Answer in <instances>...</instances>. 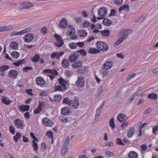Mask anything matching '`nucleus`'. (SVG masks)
<instances>
[{"mask_svg": "<svg viewBox=\"0 0 158 158\" xmlns=\"http://www.w3.org/2000/svg\"><path fill=\"white\" fill-rule=\"evenodd\" d=\"M135 132V129L134 127L130 128L128 131L127 133V137L128 138L131 137L133 135Z\"/></svg>", "mask_w": 158, "mask_h": 158, "instance_id": "nucleus-23", "label": "nucleus"}, {"mask_svg": "<svg viewBox=\"0 0 158 158\" xmlns=\"http://www.w3.org/2000/svg\"><path fill=\"white\" fill-rule=\"evenodd\" d=\"M102 108V106H100L98 107L96 110V112L95 118H96L97 116H99L100 114V111Z\"/></svg>", "mask_w": 158, "mask_h": 158, "instance_id": "nucleus-48", "label": "nucleus"}, {"mask_svg": "<svg viewBox=\"0 0 158 158\" xmlns=\"http://www.w3.org/2000/svg\"><path fill=\"white\" fill-rule=\"evenodd\" d=\"M30 106L28 105H23L19 107V109L22 111L25 112L29 110Z\"/></svg>", "mask_w": 158, "mask_h": 158, "instance_id": "nucleus-18", "label": "nucleus"}, {"mask_svg": "<svg viewBox=\"0 0 158 158\" xmlns=\"http://www.w3.org/2000/svg\"><path fill=\"white\" fill-rule=\"evenodd\" d=\"M46 135L48 138H51L52 139L53 138V133L51 131H48L46 133Z\"/></svg>", "mask_w": 158, "mask_h": 158, "instance_id": "nucleus-52", "label": "nucleus"}, {"mask_svg": "<svg viewBox=\"0 0 158 158\" xmlns=\"http://www.w3.org/2000/svg\"><path fill=\"white\" fill-rule=\"evenodd\" d=\"M11 56L15 58H17L19 56V53L16 51H14L11 53Z\"/></svg>", "mask_w": 158, "mask_h": 158, "instance_id": "nucleus-36", "label": "nucleus"}, {"mask_svg": "<svg viewBox=\"0 0 158 158\" xmlns=\"http://www.w3.org/2000/svg\"><path fill=\"white\" fill-rule=\"evenodd\" d=\"M103 36L108 37L109 35V30H104L100 31Z\"/></svg>", "mask_w": 158, "mask_h": 158, "instance_id": "nucleus-34", "label": "nucleus"}, {"mask_svg": "<svg viewBox=\"0 0 158 158\" xmlns=\"http://www.w3.org/2000/svg\"><path fill=\"white\" fill-rule=\"evenodd\" d=\"M24 6L22 9H27L34 6L33 4L31 2H26L23 4Z\"/></svg>", "mask_w": 158, "mask_h": 158, "instance_id": "nucleus-15", "label": "nucleus"}, {"mask_svg": "<svg viewBox=\"0 0 158 158\" xmlns=\"http://www.w3.org/2000/svg\"><path fill=\"white\" fill-rule=\"evenodd\" d=\"M97 48L100 51H106L109 49L108 45L103 42L98 41L96 43Z\"/></svg>", "mask_w": 158, "mask_h": 158, "instance_id": "nucleus-2", "label": "nucleus"}, {"mask_svg": "<svg viewBox=\"0 0 158 158\" xmlns=\"http://www.w3.org/2000/svg\"><path fill=\"white\" fill-rule=\"evenodd\" d=\"M30 136L33 139V140H35L36 141H39L38 139L35 136L34 134L32 133H30Z\"/></svg>", "mask_w": 158, "mask_h": 158, "instance_id": "nucleus-64", "label": "nucleus"}, {"mask_svg": "<svg viewBox=\"0 0 158 158\" xmlns=\"http://www.w3.org/2000/svg\"><path fill=\"white\" fill-rule=\"evenodd\" d=\"M77 46L79 47V42L77 43L73 42L69 44L70 48L71 49H74L76 48Z\"/></svg>", "mask_w": 158, "mask_h": 158, "instance_id": "nucleus-32", "label": "nucleus"}, {"mask_svg": "<svg viewBox=\"0 0 158 158\" xmlns=\"http://www.w3.org/2000/svg\"><path fill=\"white\" fill-rule=\"evenodd\" d=\"M103 70L102 72L103 75L104 77H107L109 76L110 75V71L108 70V69H105Z\"/></svg>", "mask_w": 158, "mask_h": 158, "instance_id": "nucleus-35", "label": "nucleus"}, {"mask_svg": "<svg viewBox=\"0 0 158 158\" xmlns=\"http://www.w3.org/2000/svg\"><path fill=\"white\" fill-rule=\"evenodd\" d=\"M22 136L21 134L19 132H17L15 136H14V139L16 143H17L18 140V139H19Z\"/></svg>", "mask_w": 158, "mask_h": 158, "instance_id": "nucleus-28", "label": "nucleus"}, {"mask_svg": "<svg viewBox=\"0 0 158 158\" xmlns=\"http://www.w3.org/2000/svg\"><path fill=\"white\" fill-rule=\"evenodd\" d=\"M135 76V73L129 75L127 78V81H129L131 78L134 77Z\"/></svg>", "mask_w": 158, "mask_h": 158, "instance_id": "nucleus-62", "label": "nucleus"}, {"mask_svg": "<svg viewBox=\"0 0 158 158\" xmlns=\"http://www.w3.org/2000/svg\"><path fill=\"white\" fill-rule=\"evenodd\" d=\"M9 68V66L7 65H3L0 67V70L2 72L5 71Z\"/></svg>", "mask_w": 158, "mask_h": 158, "instance_id": "nucleus-39", "label": "nucleus"}, {"mask_svg": "<svg viewBox=\"0 0 158 158\" xmlns=\"http://www.w3.org/2000/svg\"><path fill=\"white\" fill-rule=\"evenodd\" d=\"M59 83L60 85L64 87V89H66V81H65L62 77H60L58 80Z\"/></svg>", "mask_w": 158, "mask_h": 158, "instance_id": "nucleus-21", "label": "nucleus"}, {"mask_svg": "<svg viewBox=\"0 0 158 158\" xmlns=\"http://www.w3.org/2000/svg\"><path fill=\"white\" fill-rule=\"evenodd\" d=\"M146 18V15H143L142 16H141L139 19H136L135 21L136 22H143L145 19Z\"/></svg>", "mask_w": 158, "mask_h": 158, "instance_id": "nucleus-42", "label": "nucleus"}, {"mask_svg": "<svg viewBox=\"0 0 158 158\" xmlns=\"http://www.w3.org/2000/svg\"><path fill=\"white\" fill-rule=\"evenodd\" d=\"M15 126L18 128L22 129L23 127V123L22 120L19 118L16 119L14 121Z\"/></svg>", "mask_w": 158, "mask_h": 158, "instance_id": "nucleus-6", "label": "nucleus"}, {"mask_svg": "<svg viewBox=\"0 0 158 158\" xmlns=\"http://www.w3.org/2000/svg\"><path fill=\"white\" fill-rule=\"evenodd\" d=\"M102 89L103 87L102 86H100L99 87L95 95V97L97 98L102 93Z\"/></svg>", "mask_w": 158, "mask_h": 158, "instance_id": "nucleus-27", "label": "nucleus"}, {"mask_svg": "<svg viewBox=\"0 0 158 158\" xmlns=\"http://www.w3.org/2000/svg\"><path fill=\"white\" fill-rule=\"evenodd\" d=\"M75 33L76 31L75 28H71V29H69L68 30V34L71 37L72 39L75 40L76 39V37L77 36H74Z\"/></svg>", "mask_w": 158, "mask_h": 158, "instance_id": "nucleus-9", "label": "nucleus"}, {"mask_svg": "<svg viewBox=\"0 0 158 158\" xmlns=\"http://www.w3.org/2000/svg\"><path fill=\"white\" fill-rule=\"evenodd\" d=\"M62 103L64 104L69 105L72 108V109H76L78 107V101L75 99L70 100L67 97L64 98L62 101Z\"/></svg>", "mask_w": 158, "mask_h": 158, "instance_id": "nucleus-1", "label": "nucleus"}, {"mask_svg": "<svg viewBox=\"0 0 158 158\" xmlns=\"http://www.w3.org/2000/svg\"><path fill=\"white\" fill-rule=\"evenodd\" d=\"M116 143L118 145H125V144L123 143L122 140L119 138H118L116 139Z\"/></svg>", "mask_w": 158, "mask_h": 158, "instance_id": "nucleus-55", "label": "nucleus"}, {"mask_svg": "<svg viewBox=\"0 0 158 158\" xmlns=\"http://www.w3.org/2000/svg\"><path fill=\"white\" fill-rule=\"evenodd\" d=\"M68 22L66 19L65 18L62 19L60 23V26L62 28H64L66 27Z\"/></svg>", "mask_w": 158, "mask_h": 158, "instance_id": "nucleus-14", "label": "nucleus"}, {"mask_svg": "<svg viewBox=\"0 0 158 158\" xmlns=\"http://www.w3.org/2000/svg\"><path fill=\"white\" fill-rule=\"evenodd\" d=\"M103 19H104L102 22V23L103 25L106 26H109L111 25L112 22L110 19L105 18Z\"/></svg>", "mask_w": 158, "mask_h": 158, "instance_id": "nucleus-17", "label": "nucleus"}, {"mask_svg": "<svg viewBox=\"0 0 158 158\" xmlns=\"http://www.w3.org/2000/svg\"><path fill=\"white\" fill-rule=\"evenodd\" d=\"M91 25L90 22L87 20L84 21L82 23V26L84 27H88L90 26Z\"/></svg>", "mask_w": 158, "mask_h": 158, "instance_id": "nucleus-33", "label": "nucleus"}, {"mask_svg": "<svg viewBox=\"0 0 158 158\" xmlns=\"http://www.w3.org/2000/svg\"><path fill=\"white\" fill-rule=\"evenodd\" d=\"M33 69L32 67L30 66H26L23 68V71L25 72H27L28 70H32Z\"/></svg>", "mask_w": 158, "mask_h": 158, "instance_id": "nucleus-49", "label": "nucleus"}, {"mask_svg": "<svg viewBox=\"0 0 158 158\" xmlns=\"http://www.w3.org/2000/svg\"><path fill=\"white\" fill-rule=\"evenodd\" d=\"M128 156L129 158H137L138 155L136 152L132 151L129 152Z\"/></svg>", "mask_w": 158, "mask_h": 158, "instance_id": "nucleus-20", "label": "nucleus"}, {"mask_svg": "<svg viewBox=\"0 0 158 158\" xmlns=\"http://www.w3.org/2000/svg\"><path fill=\"white\" fill-rule=\"evenodd\" d=\"M105 154L109 157L113 156L114 155L113 152L109 151H106L105 152Z\"/></svg>", "mask_w": 158, "mask_h": 158, "instance_id": "nucleus-47", "label": "nucleus"}, {"mask_svg": "<svg viewBox=\"0 0 158 158\" xmlns=\"http://www.w3.org/2000/svg\"><path fill=\"white\" fill-rule=\"evenodd\" d=\"M107 11L104 7L100 8L98 11V15L101 17L102 19L104 18L105 16L107 14Z\"/></svg>", "mask_w": 158, "mask_h": 158, "instance_id": "nucleus-4", "label": "nucleus"}, {"mask_svg": "<svg viewBox=\"0 0 158 158\" xmlns=\"http://www.w3.org/2000/svg\"><path fill=\"white\" fill-rule=\"evenodd\" d=\"M77 52H79V50L74 52L73 55L69 57V60L70 62H73L77 60L78 57V54Z\"/></svg>", "mask_w": 158, "mask_h": 158, "instance_id": "nucleus-5", "label": "nucleus"}, {"mask_svg": "<svg viewBox=\"0 0 158 158\" xmlns=\"http://www.w3.org/2000/svg\"><path fill=\"white\" fill-rule=\"evenodd\" d=\"M85 85V80L82 77H80V87H82Z\"/></svg>", "mask_w": 158, "mask_h": 158, "instance_id": "nucleus-45", "label": "nucleus"}, {"mask_svg": "<svg viewBox=\"0 0 158 158\" xmlns=\"http://www.w3.org/2000/svg\"><path fill=\"white\" fill-rule=\"evenodd\" d=\"M61 98V96L60 94L55 95V97H54L53 100L56 102H58L60 101Z\"/></svg>", "mask_w": 158, "mask_h": 158, "instance_id": "nucleus-44", "label": "nucleus"}, {"mask_svg": "<svg viewBox=\"0 0 158 158\" xmlns=\"http://www.w3.org/2000/svg\"><path fill=\"white\" fill-rule=\"evenodd\" d=\"M127 38V36H123L122 37L120 38L115 43V44L118 45L120 44H121L122 42L125 40Z\"/></svg>", "mask_w": 158, "mask_h": 158, "instance_id": "nucleus-24", "label": "nucleus"}, {"mask_svg": "<svg viewBox=\"0 0 158 158\" xmlns=\"http://www.w3.org/2000/svg\"><path fill=\"white\" fill-rule=\"evenodd\" d=\"M125 117L126 118L127 117V116L123 113L119 114L117 116V120L119 122H122V121H124V120H126L124 118Z\"/></svg>", "mask_w": 158, "mask_h": 158, "instance_id": "nucleus-16", "label": "nucleus"}, {"mask_svg": "<svg viewBox=\"0 0 158 158\" xmlns=\"http://www.w3.org/2000/svg\"><path fill=\"white\" fill-rule=\"evenodd\" d=\"M69 118L68 117L64 118V117H61L60 118V121L61 122H64V123H66L68 121Z\"/></svg>", "mask_w": 158, "mask_h": 158, "instance_id": "nucleus-60", "label": "nucleus"}, {"mask_svg": "<svg viewBox=\"0 0 158 158\" xmlns=\"http://www.w3.org/2000/svg\"><path fill=\"white\" fill-rule=\"evenodd\" d=\"M112 65L113 63L112 61H106L102 65V69H109L112 67Z\"/></svg>", "mask_w": 158, "mask_h": 158, "instance_id": "nucleus-8", "label": "nucleus"}, {"mask_svg": "<svg viewBox=\"0 0 158 158\" xmlns=\"http://www.w3.org/2000/svg\"><path fill=\"white\" fill-rule=\"evenodd\" d=\"M3 102L6 105H9L10 104V101L9 100L7 99V98L5 96H3L2 98Z\"/></svg>", "mask_w": 158, "mask_h": 158, "instance_id": "nucleus-31", "label": "nucleus"}, {"mask_svg": "<svg viewBox=\"0 0 158 158\" xmlns=\"http://www.w3.org/2000/svg\"><path fill=\"white\" fill-rule=\"evenodd\" d=\"M98 50L95 49L90 48L89 49V52L90 54H94L98 52Z\"/></svg>", "mask_w": 158, "mask_h": 158, "instance_id": "nucleus-50", "label": "nucleus"}, {"mask_svg": "<svg viewBox=\"0 0 158 158\" xmlns=\"http://www.w3.org/2000/svg\"><path fill=\"white\" fill-rule=\"evenodd\" d=\"M87 35V33L85 30H81L80 31V37H86Z\"/></svg>", "mask_w": 158, "mask_h": 158, "instance_id": "nucleus-38", "label": "nucleus"}, {"mask_svg": "<svg viewBox=\"0 0 158 158\" xmlns=\"http://www.w3.org/2000/svg\"><path fill=\"white\" fill-rule=\"evenodd\" d=\"M42 121L43 124L47 127H51L53 125L52 121L48 118H45L42 119Z\"/></svg>", "mask_w": 158, "mask_h": 158, "instance_id": "nucleus-11", "label": "nucleus"}, {"mask_svg": "<svg viewBox=\"0 0 158 158\" xmlns=\"http://www.w3.org/2000/svg\"><path fill=\"white\" fill-rule=\"evenodd\" d=\"M80 54L82 56H85L86 55L87 53L85 50L80 49Z\"/></svg>", "mask_w": 158, "mask_h": 158, "instance_id": "nucleus-58", "label": "nucleus"}, {"mask_svg": "<svg viewBox=\"0 0 158 158\" xmlns=\"http://www.w3.org/2000/svg\"><path fill=\"white\" fill-rule=\"evenodd\" d=\"M35 81L38 85L40 86L44 85L45 82L42 77H38L36 78Z\"/></svg>", "mask_w": 158, "mask_h": 158, "instance_id": "nucleus-10", "label": "nucleus"}, {"mask_svg": "<svg viewBox=\"0 0 158 158\" xmlns=\"http://www.w3.org/2000/svg\"><path fill=\"white\" fill-rule=\"evenodd\" d=\"M50 73L54 75V76H57L58 74V73L57 71L55 69H51Z\"/></svg>", "mask_w": 158, "mask_h": 158, "instance_id": "nucleus-61", "label": "nucleus"}, {"mask_svg": "<svg viewBox=\"0 0 158 158\" xmlns=\"http://www.w3.org/2000/svg\"><path fill=\"white\" fill-rule=\"evenodd\" d=\"M81 65V64L80 65V73H86L88 70V68L87 67H85L84 66Z\"/></svg>", "mask_w": 158, "mask_h": 158, "instance_id": "nucleus-19", "label": "nucleus"}, {"mask_svg": "<svg viewBox=\"0 0 158 158\" xmlns=\"http://www.w3.org/2000/svg\"><path fill=\"white\" fill-rule=\"evenodd\" d=\"M132 32V30H131L128 29L125 30L123 32V34H124V36H127V38L128 37V35L129 34H131Z\"/></svg>", "mask_w": 158, "mask_h": 158, "instance_id": "nucleus-43", "label": "nucleus"}, {"mask_svg": "<svg viewBox=\"0 0 158 158\" xmlns=\"http://www.w3.org/2000/svg\"><path fill=\"white\" fill-rule=\"evenodd\" d=\"M11 28H9L8 26H2L0 27V32L3 31H8Z\"/></svg>", "mask_w": 158, "mask_h": 158, "instance_id": "nucleus-41", "label": "nucleus"}, {"mask_svg": "<svg viewBox=\"0 0 158 158\" xmlns=\"http://www.w3.org/2000/svg\"><path fill=\"white\" fill-rule=\"evenodd\" d=\"M54 36L55 37L56 40L58 41V42L61 40H62V38H61V37H60L59 35L57 34H55L54 35Z\"/></svg>", "mask_w": 158, "mask_h": 158, "instance_id": "nucleus-56", "label": "nucleus"}, {"mask_svg": "<svg viewBox=\"0 0 158 158\" xmlns=\"http://www.w3.org/2000/svg\"><path fill=\"white\" fill-rule=\"evenodd\" d=\"M23 35L22 31H20L17 32H14L11 35V36L16 35Z\"/></svg>", "mask_w": 158, "mask_h": 158, "instance_id": "nucleus-57", "label": "nucleus"}, {"mask_svg": "<svg viewBox=\"0 0 158 158\" xmlns=\"http://www.w3.org/2000/svg\"><path fill=\"white\" fill-rule=\"evenodd\" d=\"M19 46L18 44L15 41L11 42L10 45V48L14 49H17V47Z\"/></svg>", "mask_w": 158, "mask_h": 158, "instance_id": "nucleus-22", "label": "nucleus"}, {"mask_svg": "<svg viewBox=\"0 0 158 158\" xmlns=\"http://www.w3.org/2000/svg\"><path fill=\"white\" fill-rule=\"evenodd\" d=\"M69 137L68 136L65 141L64 145L63 148H62L61 153L62 155L64 156L65 155L66 153L68 150V146L69 145Z\"/></svg>", "mask_w": 158, "mask_h": 158, "instance_id": "nucleus-3", "label": "nucleus"}, {"mask_svg": "<svg viewBox=\"0 0 158 158\" xmlns=\"http://www.w3.org/2000/svg\"><path fill=\"white\" fill-rule=\"evenodd\" d=\"M9 128L10 132L12 133V134H15V131L14 127L13 126H10Z\"/></svg>", "mask_w": 158, "mask_h": 158, "instance_id": "nucleus-59", "label": "nucleus"}, {"mask_svg": "<svg viewBox=\"0 0 158 158\" xmlns=\"http://www.w3.org/2000/svg\"><path fill=\"white\" fill-rule=\"evenodd\" d=\"M61 112L62 114L65 115L70 114L71 111L68 107H64L62 109Z\"/></svg>", "mask_w": 158, "mask_h": 158, "instance_id": "nucleus-13", "label": "nucleus"}, {"mask_svg": "<svg viewBox=\"0 0 158 158\" xmlns=\"http://www.w3.org/2000/svg\"><path fill=\"white\" fill-rule=\"evenodd\" d=\"M81 14L83 17L86 18L88 17V14L86 11L85 10H82L81 11Z\"/></svg>", "mask_w": 158, "mask_h": 158, "instance_id": "nucleus-51", "label": "nucleus"}, {"mask_svg": "<svg viewBox=\"0 0 158 158\" xmlns=\"http://www.w3.org/2000/svg\"><path fill=\"white\" fill-rule=\"evenodd\" d=\"M69 64L68 60L66 59H64L62 61V66L64 68H67L68 67Z\"/></svg>", "mask_w": 158, "mask_h": 158, "instance_id": "nucleus-26", "label": "nucleus"}, {"mask_svg": "<svg viewBox=\"0 0 158 158\" xmlns=\"http://www.w3.org/2000/svg\"><path fill=\"white\" fill-rule=\"evenodd\" d=\"M31 29L30 27L24 29H23L22 30V32L23 34H25L26 33H27L29 31H30Z\"/></svg>", "mask_w": 158, "mask_h": 158, "instance_id": "nucleus-54", "label": "nucleus"}, {"mask_svg": "<svg viewBox=\"0 0 158 158\" xmlns=\"http://www.w3.org/2000/svg\"><path fill=\"white\" fill-rule=\"evenodd\" d=\"M63 90L62 87L59 85L55 86V91H61Z\"/></svg>", "mask_w": 158, "mask_h": 158, "instance_id": "nucleus-63", "label": "nucleus"}, {"mask_svg": "<svg viewBox=\"0 0 158 158\" xmlns=\"http://www.w3.org/2000/svg\"><path fill=\"white\" fill-rule=\"evenodd\" d=\"M63 44L64 42L63 40L59 41L55 43V45L58 47H61Z\"/></svg>", "mask_w": 158, "mask_h": 158, "instance_id": "nucleus-46", "label": "nucleus"}, {"mask_svg": "<svg viewBox=\"0 0 158 158\" xmlns=\"http://www.w3.org/2000/svg\"><path fill=\"white\" fill-rule=\"evenodd\" d=\"M148 97L150 99L156 100L157 99L158 96L157 94H156L152 93L149 94L148 95Z\"/></svg>", "mask_w": 158, "mask_h": 158, "instance_id": "nucleus-25", "label": "nucleus"}, {"mask_svg": "<svg viewBox=\"0 0 158 158\" xmlns=\"http://www.w3.org/2000/svg\"><path fill=\"white\" fill-rule=\"evenodd\" d=\"M129 9V6L128 4L124 5L121 6L119 9V12H120L122 10H127Z\"/></svg>", "mask_w": 158, "mask_h": 158, "instance_id": "nucleus-29", "label": "nucleus"}, {"mask_svg": "<svg viewBox=\"0 0 158 158\" xmlns=\"http://www.w3.org/2000/svg\"><path fill=\"white\" fill-rule=\"evenodd\" d=\"M40 56L38 54H35L33 58H31V60L33 62L36 63L39 60Z\"/></svg>", "mask_w": 158, "mask_h": 158, "instance_id": "nucleus-30", "label": "nucleus"}, {"mask_svg": "<svg viewBox=\"0 0 158 158\" xmlns=\"http://www.w3.org/2000/svg\"><path fill=\"white\" fill-rule=\"evenodd\" d=\"M114 118H112L110 120L109 122L111 128L114 129L115 127V125L114 123Z\"/></svg>", "mask_w": 158, "mask_h": 158, "instance_id": "nucleus-40", "label": "nucleus"}, {"mask_svg": "<svg viewBox=\"0 0 158 158\" xmlns=\"http://www.w3.org/2000/svg\"><path fill=\"white\" fill-rule=\"evenodd\" d=\"M32 143H33L32 146L33 147L34 150L36 152L38 150V148L37 143L34 140H32Z\"/></svg>", "mask_w": 158, "mask_h": 158, "instance_id": "nucleus-37", "label": "nucleus"}, {"mask_svg": "<svg viewBox=\"0 0 158 158\" xmlns=\"http://www.w3.org/2000/svg\"><path fill=\"white\" fill-rule=\"evenodd\" d=\"M46 148V143L44 142H43L41 144V151L43 152Z\"/></svg>", "mask_w": 158, "mask_h": 158, "instance_id": "nucleus-53", "label": "nucleus"}, {"mask_svg": "<svg viewBox=\"0 0 158 158\" xmlns=\"http://www.w3.org/2000/svg\"><path fill=\"white\" fill-rule=\"evenodd\" d=\"M33 35L30 33L27 34L23 38L24 41L27 43L31 42L33 40Z\"/></svg>", "mask_w": 158, "mask_h": 158, "instance_id": "nucleus-7", "label": "nucleus"}, {"mask_svg": "<svg viewBox=\"0 0 158 158\" xmlns=\"http://www.w3.org/2000/svg\"><path fill=\"white\" fill-rule=\"evenodd\" d=\"M18 72L16 70L14 69L11 70L9 72L8 75L10 77H12L14 76L13 78H17V76L18 75Z\"/></svg>", "mask_w": 158, "mask_h": 158, "instance_id": "nucleus-12", "label": "nucleus"}]
</instances>
